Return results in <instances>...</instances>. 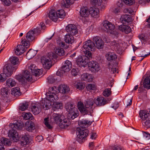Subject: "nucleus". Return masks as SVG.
Returning <instances> with one entry per match:
<instances>
[{
    "label": "nucleus",
    "instance_id": "1",
    "mask_svg": "<svg viewBox=\"0 0 150 150\" xmlns=\"http://www.w3.org/2000/svg\"><path fill=\"white\" fill-rule=\"evenodd\" d=\"M92 123V121L86 120H82L79 122V125L81 128H77L76 134L79 139L84 140L85 138L88 135L89 131L88 129H84V128L89 126Z\"/></svg>",
    "mask_w": 150,
    "mask_h": 150
},
{
    "label": "nucleus",
    "instance_id": "2",
    "mask_svg": "<svg viewBox=\"0 0 150 150\" xmlns=\"http://www.w3.org/2000/svg\"><path fill=\"white\" fill-rule=\"evenodd\" d=\"M17 68V66L12 67L11 64H7L3 69V73L0 74V81L1 82H4L7 77L11 75L13 71L16 70Z\"/></svg>",
    "mask_w": 150,
    "mask_h": 150
},
{
    "label": "nucleus",
    "instance_id": "3",
    "mask_svg": "<svg viewBox=\"0 0 150 150\" xmlns=\"http://www.w3.org/2000/svg\"><path fill=\"white\" fill-rule=\"evenodd\" d=\"M65 108L68 112L67 115L68 119L73 120L79 115V111L75 107V105L70 103L67 104H66Z\"/></svg>",
    "mask_w": 150,
    "mask_h": 150
},
{
    "label": "nucleus",
    "instance_id": "4",
    "mask_svg": "<svg viewBox=\"0 0 150 150\" xmlns=\"http://www.w3.org/2000/svg\"><path fill=\"white\" fill-rule=\"evenodd\" d=\"M83 47V50H82L85 55L88 57H92V53L90 52L96 50L94 43L90 40H88L84 43Z\"/></svg>",
    "mask_w": 150,
    "mask_h": 150
},
{
    "label": "nucleus",
    "instance_id": "5",
    "mask_svg": "<svg viewBox=\"0 0 150 150\" xmlns=\"http://www.w3.org/2000/svg\"><path fill=\"white\" fill-rule=\"evenodd\" d=\"M47 98H45L43 99L40 103H38L33 105L31 108V110L34 115H38L41 111V108L45 110H47Z\"/></svg>",
    "mask_w": 150,
    "mask_h": 150
},
{
    "label": "nucleus",
    "instance_id": "6",
    "mask_svg": "<svg viewBox=\"0 0 150 150\" xmlns=\"http://www.w3.org/2000/svg\"><path fill=\"white\" fill-rule=\"evenodd\" d=\"M139 115L143 124L147 127H150V115L146 110H140Z\"/></svg>",
    "mask_w": 150,
    "mask_h": 150
},
{
    "label": "nucleus",
    "instance_id": "7",
    "mask_svg": "<svg viewBox=\"0 0 150 150\" xmlns=\"http://www.w3.org/2000/svg\"><path fill=\"white\" fill-rule=\"evenodd\" d=\"M49 92L47 93V100L52 101L56 100L55 97L56 93H59V87L54 86L50 88Z\"/></svg>",
    "mask_w": 150,
    "mask_h": 150
},
{
    "label": "nucleus",
    "instance_id": "8",
    "mask_svg": "<svg viewBox=\"0 0 150 150\" xmlns=\"http://www.w3.org/2000/svg\"><path fill=\"white\" fill-rule=\"evenodd\" d=\"M35 34L33 30L29 31L26 36V39H24L22 40V43L26 46L27 48L30 45L29 42L33 41L35 38Z\"/></svg>",
    "mask_w": 150,
    "mask_h": 150
},
{
    "label": "nucleus",
    "instance_id": "9",
    "mask_svg": "<svg viewBox=\"0 0 150 150\" xmlns=\"http://www.w3.org/2000/svg\"><path fill=\"white\" fill-rule=\"evenodd\" d=\"M101 29L107 32L111 33V31L115 28L114 25L108 21H105L101 25Z\"/></svg>",
    "mask_w": 150,
    "mask_h": 150
},
{
    "label": "nucleus",
    "instance_id": "10",
    "mask_svg": "<svg viewBox=\"0 0 150 150\" xmlns=\"http://www.w3.org/2000/svg\"><path fill=\"white\" fill-rule=\"evenodd\" d=\"M64 116L62 114L54 113L50 117V121L51 123L58 124L64 118Z\"/></svg>",
    "mask_w": 150,
    "mask_h": 150
},
{
    "label": "nucleus",
    "instance_id": "11",
    "mask_svg": "<svg viewBox=\"0 0 150 150\" xmlns=\"http://www.w3.org/2000/svg\"><path fill=\"white\" fill-rule=\"evenodd\" d=\"M92 57H88L86 55L80 56L77 59V64L80 67H84L86 63H88V60L91 59Z\"/></svg>",
    "mask_w": 150,
    "mask_h": 150
},
{
    "label": "nucleus",
    "instance_id": "12",
    "mask_svg": "<svg viewBox=\"0 0 150 150\" xmlns=\"http://www.w3.org/2000/svg\"><path fill=\"white\" fill-rule=\"evenodd\" d=\"M88 65L89 69L92 72H98L100 69L98 64L96 62L92 61L89 62Z\"/></svg>",
    "mask_w": 150,
    "mask_h": 150
},
{
    "label": "nucleus",
    "instance_id": "13",
    "mask_svg": "<svg viewBox=\"0 0 150 150\" xmlns=\"http://www.w3.org/2000/svg\"><path fill=\"white\" fill-rule=\"evenodd\" d=\"M66 30L69 34L75 35L78 33V31L76 26L72 24H69L66 27Z\"/></svg>",
    "mask_w": 150,
    "mask_h": 150
},
{
    "label": "nucleus",
    "instance_id": "14",
    "mask_svg": "<svg viewBox=\"0 0 150 150\" xmlns=\"http://www.w3.org/2000/svg\"><path fill=\"white\" fill-rule=\"evenodd\" d=\"M11 128L9 131L8 136L11 140L14 142H16L18 139V133L14 128Z\"/></svg>",
    "mask_w": 150,
    "mask_h": 150
},
{
    "label": "nucleus",
    "instance_id": "15",
    "mask_svg": "<svg viewBox=\"0 0 150 150\" xmlns=\"http://www.w3.org/2000/svg\"><path fill=\"white\" fill-rule=\"evenodd\" d=\"M93 41L95 42L96 48L101 49L103 47L104 43L102 39L98 36L94 37L93 38Z\"/></svg>",
    "mask_w": 150,
    "mask_h": 150
},
{
    "label": "nucleus",
    "instance_id": "16",
    "mask_svg": "<svg viewBox=\"0 0 150 150\" xmlns=\"http://www.w3.org/2000/svg\"><path fill=\"white\" fill-rule=\"evenodd\" d=\"M94 101L93 99H90L87 100L85 103V107L88 109V113L91 114L93 111V105Z\"/></svg>",
    "mask_w": 150,
    "mask_h": 150
},
{
    "label": "nucleus",
    "instance_id": "17",
    "mask_svg": "<svg viewBox=\"0 0 150 150\" xmlns=\"http://www.w3.org/2000/svg\"><path fill=\"white\" fill-rule=\"evenodd\" d=\"M77 107L78 109L81 113L83 115L89 114L87 109L85 107V105H84L81 101H79L78 103Z\"/></svg>",
    "mask_w": 150,
    "mask_h": 150
},
{
    "label": "nucleus",
    "instance_id": "18",
    "mask_svg": "<svg viewBox=\"0 0 150 150\" xmlns=\"http://www.w3.org/2000/svg\"><path fill=\"white\" fill-rule=\"evenodd\" d=\"M110 45L112 47L117 50L121 49L123 46L121 40H113L111 42Z\"/></svg>",
    "mask_w": 150,
    "mask_h": 150
},
{
    "label": "nucleus",
    "instance_id": "19",
    "mask_svg": "<svg viewBox=\"0 0 150 150\" xmlns=\"http://www.w3.org/2000/svg\"><path fill=\"white\" fill-rule=\"evenodd\" d=\"M72 67L71 63L69 60H66L63 64L61 69L63 72H68L70 70Z\"/></svg>",
    "mask_w": 150,
    "mask_h": 150
},
{
    "label": "nucleus",
    "instance_id": "20",
    "mask_svg": "<svg viewBox=\"0 0 150 150\" xmlns=\"http://www.w3.org/2000/svg\"><path fill=\"white\" fill-rule=\"evenodd\" d=\"M58 124L61 128L64 129L67 128L70 125V123L69 120L65 118L64 117Z\"/></svg>",
    "mask_w": 150,
    "mask_h": 150
},
{
    "label": "nucleus",
    "instance_id": "21",
    "mask_svg": "<svg viewBox=\"0 0 150 150\" xmlns=\"http://www.w3.org/2000/svg\"><path fill=\"white\" fill-rule=\"evenodd\" d=\"M50 101L47 100V108H49L48 106H50V105L52 106L53 108H54L57 109H61L62 107V104L60 103L59 102H53L54 101Z\"/></svg>",
    "mask_w": 150,
    "mask_h": 150
},
{
    "label": "nucleus",
    "instance_id": "22",
    "mask_svg": "<svg viewBox=\"0 0 150 150\" xmlns=\"http://www.w3.org/2000/svg\"><path fill=\"white\" fill-rule=\"evenodd\" d=\"M94 103L98 106L103 105L107 103L106 100L103 97H98L94 99Z\"/></svg>",
    "mask_w": 150,
    "mask_h": 150
},
{
    "label": "nucleus",
    "instance_id": "23",
    "mask_svg": "<svg viewBox=\"0 0 150 150\" xmlns=\"http://www.w3.org/2000/svg\"><path fill=\"white\" fill-rule=\"evenodd\" d=\"M93 78V76L92 75L87 73L83 74L81 77L82 80L88 82L92 81Z\"/></svg>",
    "mask_w": 150,
    "mask_h": 150
},
{
    "label": "nucleus",
    "instance_id": "24",
    "mask_svg": "<svg viewBox=\"0 0 150 150\" xmlns=\"http://www.w3.org/2000/svg\"><path fill=\"white\" fill-rule=\"evenodd\" d=\"M22 44V45H18L15 51V53L17 55H21L25 52V47L27 48L26 46Z\"/></svg>",
    "mask_w": 150,
    "mask_h": 150
},
{
    "label": "nucleus",
    "instance_id": "25",
    "mask_svg": "<svg viewBox=\"0 0 150 150\" xmlns=\"http://www.w3.org/2000/svg\"><path fill=\"white\" fill-rule=\"evenodd\" d=\"M59 92L63 94H66L68 93L70 89L69 87L65 84L60 85L59 87Z\"/></svg>",
    "mask_w": 150,
    "mask_h": 150
},
{
    "label": "nucleus",
    "instance_id": "26",
    "mask_svg": "<svg viewBox=\"0 0 150 150\" xmlns=\"http://www.w3.org/2000/svg\"><path fill=\"white\" fill-rule=\"evenodd\" d=\"M54 56L52 52L47 54V70L50 69L53 65L52 60L54 57Z\"/></svg>",
    "mask_w": 150,
    "mask_h": 150
},
{
    "label": "nucleus",
    "instance_id": "27",
    "mask_svg": "<svg viewBox=\"0 0 150 150\" xmlns=\"http://www.w3.org/2000/svg\"><path fill=\"white\" fill-rule=\"evenodd\" d=\"M90 14L94 18L98 17L99 15V10L98 8L95 7L91 8L89 9Z\"/></svg>",
    "mask_w": 150,
    "mask_h": 150
},
{
    "label": "nucleus",
    "instance_id": "28",
    "mask_svg": "<svg viewBox=\"0 0 150 150\" xmlns=\"http://www.w3.org/2000/svg\"><path fill=\"white\" fill-rule=\"evenodd\" d=\"M79 13L82 17H87L90 14V10H88L87 8L83 7L81 8Z\"/></svg>",
    "mask_w": 150,
    "mask_h": 150
},
{
    "label": "nucleus",
    "instance_id": "29",
    "mask_svg": "<svg viewBox=\"0 0 150 150\" xmlns=\"http://www.w3.org/2000/svg\"><path fill=\"white\" fill-rule=\"evenodd\" d=\"M118 28L119 30L125 32L126 33H129L131 31L130 28L127 25H121L118 26Z\"/></svg>",
    "mask_w": 150,
    "mask_h": 150
},
{
    "label": "nucleus",
    "instance_id": "30",
    "mask_svg": "<svg viewBox=\"0 0 150 150\" xmlns=\"http://www.w3.org/2000/svg\"><path fill=\"white\" fill-rule=\"evenodd\" d=\"M49 17L52 21L55 22L57 20L58 15L54 10L52 9L49 13Z\"/></svg>",
    "mask_w": 150,
    "mask_h": 150
},
{
    "label": "nucleus",
    "instance_id": "31",
    "mask_svg": "<svg viewBox=\"0 0 150 150\" xmlns=\"http://www.w3.org/2000/svg\"><path fill=\"white\" fill-rule=\"evenodd\" d=\"M25 128L26 130L29 132L32 131L35 129L34 123L32 121L27 122L25 123Z\"/></svg>",
    "mask_w": 150,
    "mask_h": 150
},
{
    "label": "nucleus",
    "instance_id": "32",
    "mask_svg": "<svg viewBox=\"0 0 150 150\" xmlns=\"http://www.w3.org/2000/svg\"><path fill=\"white\" fill-rule=\"evenodd\" d=\"M69 33L65 35L64 37V41L65 42L69 44H72L74 42V38Z\"/></svg>",
    "mask_w": 150,
    "mask_h": 150
},
{
    "label": "nucleus",
    "instance_id": "33",
    "mask_svg": "<svg viewBox=\"0 0 150 150\" xmlns=\"http://www.w3.org/2000/svg\"><path fill=\"white\" fill-rule=\"evenodd\" d=\"M105 57L108 61L115 60L117 58L116 55L114 53L111 52L107 54Z\"/></svg>",
    "mask_w": 150,
    "mask_h": 150
},
{
    "label": "nucleus",
    "instance_id": "34",
    "mask_svg": "<svg viewBox=\"0 0 150 150\" xmlns=\"http://www.w3.org/2000/svg\"><path fill=\"white\" fill-rule=\"evenodd\" d=\"M23 76L25 79L28 81H31L32 79V76L30 72L27 70L24 71L23 73Z\"/></svg>",
    "mask_w": 150,
    "mask_h": 150
},
{
    "label": "nucleus",
    "instance_id": "35",
    "mask_svg": "<svg viewBox=\"0 0 150 150\" xmlns=\"http://www.w3.org/2000/svg\"><path fill=\"white\" fill-rule=\"evenodd\" d=\"M1 95L2 96V98L4 99L9 94V91L7 87L3 88L1 90Z\"/></svg>",
    "mask_w": 150,
    "mask_h": 150
},
{
    "label": "nucleus",
    "instance_id": "36",
    "mask_svg": "<svg viewBox=\"0 0 150 150\" xmlns=\"http://www.w3.org/2000/svg\"><path fill=\"white\" fill-rule=\"evenodd\" d=\"M28 137L26 135L23 136L21 139V144L22 146H24L29 143Z\"/></svg>",
    "mask_w": 150,
    "mask_h": 150
},
{
    "label": "nucleus",
    "instance_id": "37",
    "mask_svg": "<svg viewBox=\"0 0 150 150\" xmlns=\"http://www.w3.org/2000/svg\"><path fill=\"white\" fill-rule=\"evenodd\" d=\"M9 60L11 64L13 65L19 64L20 63L19 59L16 57L12 56L10 57Z\"/></svg>",
    "mask_w": 150,
    "mask_h": 150
},
{
    "label": "nucleus",
    "instance_id": "38",
    "mask_svg": "<svg viewBox=\"0 0 150 150\" xmlns=\"http://www.w3.org/2000/svg\"><path fill=\"white\" fill-rule=\"evenodd\" d=\"M36 52L35 50L30 49L26 54V58L28 59H30L33 58Z\"/></svg>",
    "mask_w": 150,
    "mask_h": 150
},
{
    "label": "nucleus",
    "instance_id": "39",
    "mask_svg": "<svg viewBox=\"0 0 150 150\" xmlns=\"http://www.w3.org/2000/svg\"><path fill=\"white\" fill-rule=\"evenodd\" d=\"M144 88L148 89H150V76L146 77L144 82Z\"/></svg>",
    "mask_w": 150,
    "mask_h": 150
},
{
    "label": "nucleus",
    "instance_id": "40",
    "mask_svg": "<svg viewBox=\"0 0 150 150\" xmlns=\"http://www.w3.org/2000/svg\"><path fill=\"white\" fill-rule=\"evenodd\" d=\"M42 65L43 67L47 69V56L44 55L40 59Z\"/></svg>",
    "mask_w": 150,
    "mask_h": 150
},
{
    "label": "nucleus",
    "instance_id": "41",
    "mask_svg": "<svg viewBox=\"0 0 150 150\" xmlns=\"http://www.w3.org/2000/svg\"><path fill=\"white\" fill-rule=\"evenodd\" d=\"M11 94L16 96L21 95L19 88L17 87L13 88L11 90Z\"/></svg>",
    "mask_w": 150,
    "mask_h": 150
},
{
    "label": "nucleus",
    "instance_id": "42",
    "mask_svg": "<svg viewBox=\"0 0 150 150\" xmlns=\"http://www.w3.org/2000/svg\"><path fill=\"white\" fill-rule=\"evenodd\" d=\"M23 127V123L13 124L11 126V128H14L16 130L21 129Z\"/></svg>",
    "mask_w": 150,
    "mask_h": 150
},
{
    "label": "nucleus",
    "instance_id": "43",
    "mask_svg": "<svg viewBox=\"0 0 150 150\" xmlns=\"http://www.w3.org/2000/svg\"><path fill=\"white\" fill-rule=\"evenodd\" d=\"M55 52L59 56H64L65 54V52L64 50L61 47H56Z\"/></svg>",
    "mask_w": 150,
    "mask_h": 150
},
{
    "label": "nucleus",
    "instance_id": "44",
    "mask_svg": "<svg viewBox=\"0 0 150 150\" xmlns=\"http://www.w3.org/2000/svg\"><path fill=\"white\" fill-rule=\"evenodd\" d=\"M120 19L123 23L126 22L129 23L131 21V19L130 16L127 15L122 16Z\"/></svg>",
    "mask_w": 150,
    "mask_h": 150
},
{
    "label": "nucleus",
    "instance_id": "45",
    "mask_svg": "<svg viewBox=\"0 0 150 150\" xmlns=\"http://www.w3.org/2000/svg\"><path fill=\"white\" fill-rule=\"evenodd\" d=\"M0 141H1L0 142L2 143L3 145L4 144V145L8 146L11 145V142L10 140L4 137H2L0 139Z\"/></svg>",
    "mask_w": 150,
    "mask_h": 150
},
{
    "label": "nucleus",
    "instance_id": "46",
    "mask_svg": "<svg viewBox=\"0 0 150 150\" xmlns=\"http://www.w3.org/2000/svg\"><path fill=\"white\" fill-rule=\"evenodd\" d=\"M16 84V83L15 81L12 79H9L6 81V86L9 87L14 86Z\"/></svg>",
    "mask_w": 150,
    "mask_h": 150
},
{
    "label": "nucleus",
    "instance_id": "47",
    "mask_svg": "<svg viewBox=\"0 0 150 150\" xmlns=\"http://www.w3.org/2000/svg\"><path fill=\"white\" fill-rule=\"evenodd\" d=\"M23 118L26 120L30 119L32 120L33 119V117L32 114L30 112L25 113H23Z\"/></svg>",
    "mask_w": 150,
    "mask_h": 150
},
{
    "label": "nucleus",
    "instance_id": "48",
    "mask_svg": "<svg viewBox=\"0 0 150 150\" xmlns=\"http://www.w3.org/2000/svg\"><path fill=\"white\" fill-rule=\"evenodd\" d=\"M57 14L58 15V18L61 19L64 18L65 16V13L64 10L62 9L58 10L56 12Z\"/></svg>",
    "mask_w": 150,
    "mask_h": 150
},
{
    "label": "nucleus",
    "instance_id": "49",
    "mask_svg": "<svg viewBox=\"0 0 150 150\" xmlns=\"http://www.w3.org/2000/svg\"><path fill=\"white\" fill-rule=\"evenodd\" d=\"M28 105L27 102L20 104L19 107V109L21 111H24L27 109Z\"/></svg>",
    "mask_w": 150,
    "mask_h": 150
},
{
    "label": "nucleus",
    "instance_id": "50",
    "mask_svg": "<svg viewBox=\"0 0 150 150\" xmlns=\"http://www.w3.org/2000/svg\"><path fill=\"white\" fill-rule=\"evenodd\" d=\"M75 87L79 90L83 89L85 87L84 85L82 83H78L75 85Z\"/></svg>",
    "mask_w": 150,
    "mask_h": 150
},
{
    "label": "nucleus",
    "instance_id": "51",
    "mask_svg": "<svg viewBox=\"0 0 150 150\" xmlns=\"http://www.w3.org/2000/svg\"><path fill=\"white\" fill-rule=\"evenodd\" d=\"M16 78L19 82L23 83L25 81V79L22 75H18L16 76Z\"/></svg>",
    "mask_w": 150,
    "mask_h": 150
},
{
    "label": "nucleus",
    "instance_id": "52",
    "mask_svg": "<svg viewBox=\"0 0 150 150\" xmlns=\"http://www.w3.org/2000/svg\"><path fill=\"white\" fill-rule=\"evenodd\" d=\"M111 93L110 89L109 88L106 89L103 92V94L104 96L105 97L109 96Z\"/></svg>",
    "mask_w": 150,
    "mask_h": 150
},
{
    "label": "nucleus",
    "instance_id": "53",
    "mask_svg": "<svg viewBox=\"0 0 150 150\" xmlns=\"http://www.w3.org/2000/svg\"><path fill=\"white\" fill-rule=\"evenodd\" d=\"M34 71V73H32L33 75H34L35 76H38L40 75L42 72L40 69H37V68Z\"/></svg>",
    "mask_w": 150,
    "mask_h": 150
},
{
    "label": "nucleus",
    "instance_id": "54",
    "mask_svg": "<svg viewBox=\"0 0 150 150\" xmlns=\"http://www.w3.org/2000/svg\"><path fill=\"white\" fill-rule=\"evenodd\" d=\"M123 2L129 6L132 5L135 3L134 0H123Z\"/></svg>",
    "mask_w": 150,
    "mask_h": 150
},
{
    "label": "nucleus",
    "instance_id": "55",
    "mask_svg": "<svg viewBox=\"0 0 150 150\" xmlns=\"http://www.w3.org/2000/svg\"><path fill=\"white\" fill-rule=\"evenodd\" d=\"M91 1L93 5L99 6L100 5H101L102 0H91Z\"/></svg>",
    "mask_w": 150,
    "mask_h": 150
},
{
    "label": "nucleus",
    "instance_id": "56",
    "mask_svg": "<svg viewBox=\"0 0 150 150\" xmlns=\"http://www.w3.org/2000/svg\"><path fill=\"white\" fill-rule=\"evenodd\" d=\"M88 90H94L96 89V87L94 84H88L86 86Z\"/></svg>",
    "mask_w": 150,
    "mask_h": 150
},
{
    "label": "nucleus",
    "instance_id": "57",
    "mask_svg": "<svg viewBox=\"0 0 150 150\" xmlns=\"http://www.w3.org/2000/svg\"><path fill=\"white\" fill-rule=\"evenodd\" d=\"M34 32V34H39L40 33L41 29L40 27H37L36 28L33 30Z\"/></svg>",
    "mask_w": 150,
    "mask_h": 150
},
{
    "label": "nucleus",
    "instance_id": "58",
    "mask_svg": "<svg viewBox=\"0 0 150 150\" xmlns=\"http://www.w3.org/2000/svg\"><path fill=\"white\" fill-rule=\"evenodd\" d=\"M37 67L34 64H32L29 67V70H30V72L32 73H34V71H35V69L37 68Z\"/></svg>",
    "mask_w": 150,
    "mask_h": 150
},
{
    "label": "nucleus",
    "instance_id": "59",
    "mask_svg": "<svg viewBox=\"0 0 150 150\" xmlns=\"http://www.w3.org/2000/svg\"><path fill=\"white\" fill-rule=\"evenodd\" d=\"M143 134L144 137L147 139H150V134H149L148 132H143Z\"/></svg>",
    "mask_w": 150,
    "mask_h": 150
},
{
    "label": "nucleus",
    "instance_id": "60",
    "mask_svg": "<svg viewBox=\"0 0 150 150\" xmlns=\"http://www.w3.org/2000/svg\"><path fill=\"white\" fill-rule=\"evenodd\" d=\"M79 70L77 69H73L71 71V73L72 75L76 76L78 74Z\"/></svg>",
    "mask_w": 150,
    "mask_h": 150
},
{
    "label": "nucleus",
    "instance_id": "61",
    "mask_svg": "<svg viewBox=\"0 0 150 150\" xmlns=\"http://www.w3.org/2000/svg\"><path fill=\"white\" fill-rule=\"evenodd\" d=\"M49 83H52L55 82V79L52 76H49L47 79Z\"/></svg>",
    "mask_w": 150,
    "mask_h": 150
},
{
    "label": "nucleus",
    "instance_id": "62",
    "mask_svg": "<svg viewBox=\"0 0 150 150\" xmlns=\"http://www.w3.org/2000/svg\"><path fill=\"white\" fill-rule=\"evenodd\" d=\"M63 72V71H62V69H59L56 73V74L57 75L61 76L65 73Z\"/></svg>",
    "mask_w": 150,
    "mask_h": 150
},
{
    "label": "nucleus",
    "instance_id": "63",
    "mask_svg": "<svg viewBox=\"0 0 150 150\" xmlns=\"http://www.w3.org/2000/svg\"><path fill=\"white\" fill-rule=\"evenodd\" d=\"M39 26V27H40L41 29V28L43 30H45L46 28V26L45 25V24L43 22H41L40 23Z\"/></svg>",
    "mask_w": 150,
    "mask_h": 150
},
{
    "label": "nucleus",
    "instance_id": "64",
    "mask_svg": "<svg viewBox=\"0 0 150 150\" xmlns=\"http://www.w3.org/2000/svg\"><path fill=\"white\" fill-rule=\"evenodd\" d=\"M43 139L42 137L41 136H38L35 137V140L38 142H39Z\"/></svg>",
    "mask_w": 150,
    "mask_h": 150
}]
</instances>
